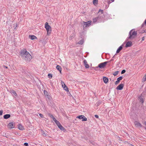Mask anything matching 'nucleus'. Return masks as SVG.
Masks as SVG:
<instances>
[{"mask_svg": "<svg viewBox=\"0 0 146 146\" xmlns=\"http://www.w3.org/2000/svg\"><path fill=\"white\" fill-rule=\"evenodd\" d=\"M21 55L27 61H29L32 58V56L25 50H22L20 52Z\"/></svg>", "mask_w": 146, "mask_h": 146, "instance_id": "f257e3e1", "label": "nucleus"}, {"mask_svg": "<svg viewBox=\"0 0 146 146\" xmlns=\"http://www.w3.org/2000/svg\"><path fill=\"white\" fill-rule=\"evenodd\" d=\"M137 34V32L134 31L133 29H132L129 31V36L128 38L130 39H133L136 36Z\"/></svg>", "mask_w": 146, "mask_h": 146, "instance_id": "f03ea898", "label": "nucleus"}, {"mask_svg": "<svg viewBox=\"0 0 146 146\" xmlns=\"http://www.w3.org/2000/svg\"><path fill=\"white\" fill-rule=\"evenodd\" d=\"M45 28L47 31V35H49L51 31V27L48 25L47 22H46L45 24Z\"/></svg>", "mask_w": 146, "mask_h": 146, "instance_id": "7ed1b4c3", "label": "nucleus"}, {"mask_svg": "<svg viewBox=\"0 0 146 146\" xmlns=\"http://www.w3.org/2000/svg\"><path fill=\"white\" fill-rule=\"evenodd\" d=\"M99 12H101V15L103 13V10L100 9L99 10ZM102 15L101 16L100 15H99L97 17L95 18L94 19H93V22L94 23H95L98 20H100V19H102L103 18V17L102 16Z\"/></svg>", "mask_w": 146, "mask_h": 146, "instance_id": "20e7f679", "label": "nucleus"}, {"mask_svg": "<svg viewBox=\"0 0 146 146\" xmlns=\"http://www.w3.org/2000/svg\"><path fill=\"white\" fill-rule=\"evenodd\" d=\"M108 63V62H102L98 66V67L102 69L106 67V64Z\"/></svg>", "mask_w": 146, "mask_h": 146, "instance_id": "39448f33", "label": "nucleus"}, {"mask_svg": "<svg viewBox=\"0 0 146 146\" xmlns=\"http://www.w3.org/2000/svg\"><path fill=\"white\" fill-rule=\"evenodd\" d=\"M92 22L91 21H88L87 22H83V27L85 28L87 26H89L91 25V23Z\"/></svg>", "mask_w": 146, "mask_h": 146, "instance_id": "423d86ee", "label": "nucleus"}, {"mask_svg": "<svg viewBox=\"0 0 146 146\" xmlns=\"http://www.w3.org/2000/svg\"><path fill=\"white\" fill-rule=\"evenodd\" d=\"M124 86V82H122L117 87L116 89L117 90H121L123 89Z\"/></svg>", "mask_w": 146, "mask_h": 146, "instance_id": "0eeeda50", "label": "nucleus"}, {"mask_svg": "<svg viewBox=\"0 0 146 146\" xmlns=\"http://www.w3.org/2000/svg\"><path fill=\"white\" fill-rule=\"evenodd\" d=\"M77 118H79V119H82V121H86L87 120V118L84 115H79L77 117Z\"/></svg>", "mask_w": 146, "mask_h": 146, "instance_id": "6e6552de", "label": "nucleus"}, {"mask_svg": "<svg viewBox=\"0 0 146 146\" xmlns=\"http://www.w3.org/2000/svg\"><path fill=\"white\" fill-rule=\"evenodd\" d=\"M15 127V123H10L8 125V127L9 128L12 129L14 128Z\"/></svg>", "mask_w": 146, "mask_h": 146, "instance_id": "1a4fd4ad", "label": "nucleus"}, {"mask_svg": "<svg viewBox=\"0 0 146 146\" xmlns=\"http://www.w3.org/2000/svg\"><path fill=\"white\" fill-rule=\"evenodd\" d=\"M132 45V42L131 41H129L127 42L126 44L125 47L128 48L131 46Z\"/></svg>", "mask_w": 146, "mask_h": 146, "instance_id": "9d476101", "label": "nucleus"}, {"mask_svg": "<svg viewBox=\"0 0 146 146\" xmlns=\"http://www.w3.org/2000/svg\"><path fill=\"white\" fill-rule=\"evenodd\" d=\"M84 63L86 68H88L89 67V65L87 64V61L86 60H84Z\"/></svg>", "mask_w": 146, "mask_h": 146, "instance_id": "9b49d317", "label": "nucleus"}, {"mask_svg": "<svg viewBox=\"0 0 146 146\" xmlns=\"http://www.w3.org/2000/svg\"><path fill=\"white\" fill-rule=\"evenodd\" d=\"M63 84H63L62 83V86L64 90L67 92H68L69 90L68 88L66 86L64 83H63Z\"/></svg>", "mask_w": 146, "mask_h": 146, "instance_id": "f8f14e48", "label": "nucleus"}, {"mask_svg": "<svg viewBox=\"0 0 146 146\" xmlns=\"http://www.w3.org/2000/svg\"><path fill=\"white\" fill-rule=\"evenodd\" d=\"M123 45L122 44L117 49L116 51V53H119L122 49L123 48Z\"/></svg>", "mask_w": 146, "mask_h": 146, "instance_id": "ddd939ff", "label": "nucleus"}, {"mask_svg": "<svg viewBox=\"0 0 146 146\" xmlns=\"http://www.w3.org/2000/svg\"><path fill=\"white\" fill-rule=\"evenodd\" d=\"M58 127L61 130L63 131H66V129L63 127L61 124L58 126Z\"/></svg>", "mask_w": 146, "mask_h": 146, "instance_id": "4468645a", "label": "nucleus"}, {"mask_svg": "<svg viewBox=\"0 0 146 146\" xmlns=\"http://www.w3.org/2000/svg\"><path fill=\"white\" fill-rule=\"evenodd\" d=\"M103 81L104 83H107L108 82V78L105 77H104L103 78Z\"/></svg>", "mask_w": 146, "mask_h": 146, "instance_id": "2eb2a0df", "label": "nucleus"}, {"mask_svg": "<svg viewBox=\"0 0 146 146\" xmlns=\"http://www.w3.org/2000/svg\"><path fill=\"white\" fill-rule=\"evenodd\" d=\"M10 117L11 115L10 114H7L4 115L3 117L5 119H7L9 118Z\"/></svg>", "mask_w": 146, "mask_h": 146, "instance_id": "dca6fc26", "label": "nucleus"}, {"mask_svg": "<svg viewBox=\"0 0 146 146\" xmlns=\"http://www.w3.org/2000/svg\"><path fill=\"white\" fill-rule=\"evenodd\" d=\"M18 128L19 129L23 130L24 129L23 126L21 124L18 125Z\"/></svg>", "mask_w": 146, "mask_h": 146, "instance_id": "f3484780", "label": "nucleus"}, {"mask_svg": "<svg viewBox=\"0 0 146 146\" xmlns=\"http://www.w3.org/2000/svg\"><path fill=\"white\" fill-rule=\"evenodd\" d=\"M56 69L58 70L60 73H61V70H62V68L59 65H57L56 67Z\"/></svg>", "mask_w": 146, "mask_h": 146, "instance_id": "a211bd4d", "label": "nucleus"}, {"mask_svg": "<svg viewBox=\"0 0 146 146\" xmlns=\"http://www.w3.org/2000/svg\"><path fill=\"white\" fill-rule=\"evenodd\" d=\"M29 37L32 40L35 39L36 38V37L34 35H29Z\"/></svg>", "mask_w": 146, "mask_h": 146, "instance_id": "6ab92c4d", "label": "nucleus"}, {"mask_svg": "<svg viewBox=\"0 0 146 146\" xmlns=\"http://www.w3.org/2000/svg\"><path fill=\"white\" fill-rule=\"evenodd\" d=\"M11 93H12V94H13L15 96H16L17 95L16 92L14 90H11Z\"/></svg>", "mask_w": 146, "mask_h": 146, "instance_id": "aec40b11", "label": "nucleus"}, {"mask_svg": "<svg viewBox=\"0 0 146 146\" xmlns=\"http://www.w3.org/2000/svg\"><path fill=\"white\" fill-rule=\"evenodd\" d=\"M41 131H42L41 133L42 135H43L44 136H47V135L48 134H47V133H45V132H44L43 131H42V130H41Z\"/></svg>", "mask_w": 146, "mask_h": 146, "instance_id": "412c9836", "label": "nucleus"}, {"mask_svg": "<svg viewBox=\"0 0 146 146\" xmlns=\"http://www.w3.org/2000/svg\"><path fill=\"white\" fill-rule=\"evenodd\" d=\"M93 3L95 5H96L98 3V0H93Z\"/></svg>", "mask_w": 146, "mask_h": 146, "instance_id": "4be33fe9", "label": "nucleus"}, {"mask_svg": "<svg viewBox=\"0 0 146 146\" xmlns=\"http://www.w3.org/2000/svg\"><path fill=\"white\" fill-rule=\"evenodd\" d=\"M83 43H84V40H80L78 42V43L80 45L82 44H83Z\"/></svg>", "mask_w": 146, "mask_h": 146, "instance_id": "5701e85b", "label": "nucleus"}, {"mask_svg": "<svg viewBox=\"0 0 146 146\" xmlns=\"http://www.w3.org/2000/svg\"><path fill=\"white\" fill-rule=\"evenodd\" d=\"M135 125L137 126L141 127V124L139 122H137V123H135Z\"/></svg>", "mask_w": 146, "mask_h": 146, "instance_id": "b1692460", "label": "nucleus"}, {"mask_svg": "<svg viewBox=\"0 0 146 146\" xmlns=\"http://www.w3.org/2000/svg\"><path fill=\"white\" fill-rule=\"evenodd\" d=\"M118 73H119V71H116L115 72H114L113 73V74L114 76H115L117 75L118 74Z\"/></svg>", "mask_w": 146, "mask_h": 146, "instance_id": "393cba45", "label": "nucleus"}, {"mask_svg": "<svg viewBox=\"0 0 146 146\" xmlns=\"http://www.w3.org/2000/svg\"><path fill=\"white\" fill-rule=\"evenodd\" d=\"M44 93L46 96L48 94V93L45 90L44 91Z\"/></svg>", "mask_w": 146, "mask_h": 146, "instance_id": "a878e982", "label": "nucleus"}, {"mask_svg": "<svg viewBox=\"0 0 146 146\" xmlns=\"http://www.w3.org/2000/svg\"><path fill=\"white\" fill-rule=\"evenodd\" d=\"M123 79V77L121 76H120L119 77H118L117 79V80H118V81H119H119L121 80H122V79Z\"/></svg>", "mask_w": 146, "mask_h": 146, "instance_id": "bb28decb", "label": "nucleus"}, {"mask_svg": "<svg viewBox=\"0 0 146 146\" xmlns=\"http://www.w3.org/2000/svg\"><path fill=\"white\" fill-rule=\"evenodd\" d=\"M55 123L57 125L58 127V126H59L60 125H61V124L57 120L55 122Z\"/></svg>", "mask_w": 146, "mask_h": 146, "instance_id": "cd10ccee", "label": "nucleus"}, {"mask_svg": "<svg viewBox=\"0 0 146 146\" xmlns=\"http://www.w3.org/2000/svg\"><path fill=\"white\" fill-rule=\"evenodd\" d=\"M52 75L50 74H48V77L50 79H51L52 78Z\"/></svg>", "mask_w": 146, "mask_h": 146, "instance_id": "c85d7f7f", "label": "nucleus"}, {"mask_svg": "<svg viewBox=\"0 0 146 146\" xmlns=\"http://www.w3.org/2000/svg\"><path fill=\"white\" fill-rule=\"evenodd\" d=\"M144 25H146V19L145 20V21L144 22V23L142 24L141 25L142 27H144Z\"/></svg>", "mask_w": 146, "mask_h": 146, "instance_id": "c756f323", "label": "nucleus"}, {"mask_svg": "<svg viewBox=\"0 0 146 146\" xmlns=\"http://www.w3.org/2000/svg\"><path fill=\"white\" fill-rule=\"evenodd\" d=\"M143 81H146V74L143 77Z\"/></svg>", "mask_w": 146, "mask_h": 146, "instance_id": "7c9ffc66", "label": "nucleus"}, {"mask_svg": "<svg viewBox=\"0 0 146 146\" xmlns=\"http://www.w3.org/2000/svg\"><path fill=\"white\" fill-rule=\"evenodd\" d=\"M92 68H93L94 70H97V69L99 68L98 67V66L96 67H92Z\"/></svg>", "mask_w": 146, "mask_h": 146, "instance_id": "2f4dec72", "label": "nucleus"}, {"mask_svg": "<svg viewBox=\"0 0 146 146\" xmlns=\"http://www.w3.org/2000/svg\"><path fill=\"white\" fill-rule=\"evenodd\" d=\"M140 101L141 102H142V103H143V99L142 98H140Z\"/></svg>", "mask_w": 146, "mask_h": 146, "instance_id": "473e14b6", "label": "nucleus"}, {"mask_svg": "<svg viewBox=\"0 0 146 146\" xmlns=\"http://www.w3.org/2000/svg\"><path fill=\"white\" fill-rule=\"evenodd\" d=\"M125 72V70H123L121 72V74H123Z\"/></svg>", "mask_w": 146, "mask_h": 146, "instance_id": "72a5a7b5", "label": "nucleus"}, {"mask_svg": "<svg viewBox=\"0 0 146 146\" xmlns=\"http://www.w3.org/2000/svg\"><path fill=\"white\" fill-rule=\"evenodd\" d=\"M46 96L48 99H50L51 98V97L48 94Z\"/></svg>", "mask_w": 146, "mask_h": 146, "instance_id": "f704fd0d", "label": "nucleus"}, {"mask_svg": "<svg viewBox=\"0 0 146 146\" xmlns=\"http://www.w3.org/2000/svg\"><path fill=\"white\" fill-rule=\"evenodd\" d=\"M39 116L40 117H41V118H43L44 117L43 115L42 114L40 113V114H39Z\"/></svg>", "mask_w": 146, "mask_h": 146, "instance_id": "c9c22d12", "label": "nucleus"}, {"mask_svg": "<svg viewBox=\"0 0 146 146\" xmlns=\"http://www.w3.org/2000/svg\"><path fill=\"white\" fill-rule=\"evenodd\" d=\"M119 82L118 81V80H117L115 83V85L117 84Z\"/></svg>", "mask_w": 146, "mask_h": 146, "instance_id": "e433bc0d", "label": "nucleus"}, {"mask_svg": "<svg viewBox=\"0 0 146 146\" xmlns=\"http://www.w3.org/2000/svg\"><path fill=\"white\" fill-rule=\"evenodd\" d=\"M53 119V120L55 122L56 121H57V120H56V119L54 117H53V118L52 119Z\"/></svg>", "mask_w": 146, "mask_h": 146, "instance_id": "4c0bfd02", "label": "nucleus"}, {"mask_svg": "<svg viewBox=\"0 0 146 146\" xmlns=\"http://www.w3.org/2000/svg\"><path fill=\"white\" fill-rule=\"evenodd\" d=\"M113 60H114L112 58L110 61H107V62H108V63H109V62H111V61H113Z\"/></svg>", "mask_w": 146, "mask_h": 146, "instance_id": "58836bf2", "label": "nucleus"}, {"mask_svg": "<svg viewBox=\"0 0 146 146\" xmlns=\"http://www.w3.org/2000/svg\"><path fill=\"white\" fill-rule=\"evenodd\" d=\"M24 145L25 146H28V144L27 143H24Z\"/></svg>", "mask_w": 146, "mask_h": 146, "instance_id": "ea45409f", "label": "nucleus"}, {"mask_svg": "<svg viewBox=\"0 0 146 146\" xmlns=\"http://www.w3.org/2000/svg\"><path fill=\"white\" fill-rule=\"evenodd\" d=\"M3 113L2 110L0 111V115H2Z\"/></svg>", "mask_w": 146, "mask_h": 146, "instance_id": "a19ab883", "label": "nucleus"}, {"mask_svg": "<svg viewBox=\"0 0 146 146\" xmlns=\"http://www.w3.org/2000/svg\"><path fill=\"white\" fill-rule=\"evenodd\" d=\"M95 117L96 118H98V117H99V116H98V115H95Z\"/></svg>", "mask_w": 146, "mask_h": 146, "instance_id": "79ce46f5", "label": "nucleus"}, {"mask_svg": "<svg viewBox=\"0 0 146 146\" xmlns=\"http://www.w3.org/2000/svg\"><path fill=\"white\" fill-rule=\"evenodd\" d=\"M107 3L108 4H110L111 3V2L109 0L108 1Z\"/></svg>", "mask_w": 146, "mask_h": 146, "instance_id": "37998d69", "label": "nucleus"}, {"mask_svg": "<svg viewBox=\"0 0 146 146\" xmlns=\"http://www.w3.org/2000/svg\"><path fill=\"white\" fill-rule=\"evenodd\" d=\"M145 39V37H144V36H143V37H142V40H144Z\"/></svg>", "mask_w": 146, "mask_h": 146, "instance_id": "c03bdc74", "label": "nucleus"}, {"mask_svg": "<svg viewBox=\"0 0 146 146\" xmlns=\"http://www.w3.org/2000/svg\"><path fill=\"white\" fill-rule=\"evenodd\" d=\"M18 26V24H16V27H15V28H14L15 29H16V28Z\"/></svg>", "mask_w": 146, "mask_h": 146, "instance_id": "a18cd8bd", "label": "nucleus"}, {"mask_svg": "<svg viewBox=\"0 0 146 146\" xmlns=\"http://www.w3.org/2000/svg\"><path fill=\"white\" fill-rule=\"evenodd\" d=\"M50 117H51L52 119H53V117H54L52 115H50Z\"/></svg>", "mask_w": 146, "mask_h": 146, "instance_id": "49530a36", "label": "nucleus"}, {"mask_svg": "<svg viewBox=\"0 0 146 146\" xmlns=\"http://www.w3.org/2000/svg\"><path fill=\"white\" fill-rule=\"evenodd\" d=\"M3 67L6 68H8V67L7 66H3Z\"/></svg>", "mask_w": 146, "mask_h": 146, "instance_id": "de8ad7c7", "label": "nucleus"}, {"mask_svg": "<svg viewBox=\"0 0 146 146\" xmlns=\"http://www.w3.org/2000/svg\"><path fill=\"white\" fill-rule=\"evenodd\" d=\"M100 104V102H98V104L97 105V106H99Z\"/></svg>", "mask_w": 146, "mask_h": 146, "instance_id": "09e8293b", "label": "nucleus"}, {"mask_svg": "<svg viewBox=\"0 0 146 146\" xmlns=\"http://www.w3.org/2000/svg\"><path fill=\"white\" fill-rule=\"evenodd\" d=\"M116 54H115V55H114V56L113 57H112V58H114L115 56V55Z\"/></svg>", "mask_w": 146, "mask_h": 146, "instance_id": "8fccbe9b", "label": "nucleus"}, {"mask_svg": "<svg viewBox=\"0 0 146 146\" xmlns=\"http://www.w3.org/2000/svg\"><path fill=\"white\" fill-rule=\"evenodd\" d=\"M144 124L146 125V121L144 122Z\"/></svg>", "mask_w": 146, "mask_h": 146, "instance_id": "3c124183", "label": "nucleus"}, {"mask_svg": "<svg viewBox=\"0 0 146 146\" xmlns=\"http://www.w3.org/2000/svg\"><path fill=\"white\" fill-rule=\"evenodd\" d=\"M111 0L112 1V2H113L114 1V0Z\"/></svg>", "mask_w": 146, "mask_h": 146, "instance_id": "603ef678", "label": "nucleus"}, {"mask_svg": "<svg viewBox=\"0 0 146 146\" xmlns=\"http://www.w3.org/2000/svg\"><path fill=\"white\" fill-rule=\"evenodd\" d=\"M145 129H146V127H145Z\"/></svg>", "mask_w": 146, "mask_h": 146, "instance_id": "864d4df0", "label": "nucleus"}]
</instances>
